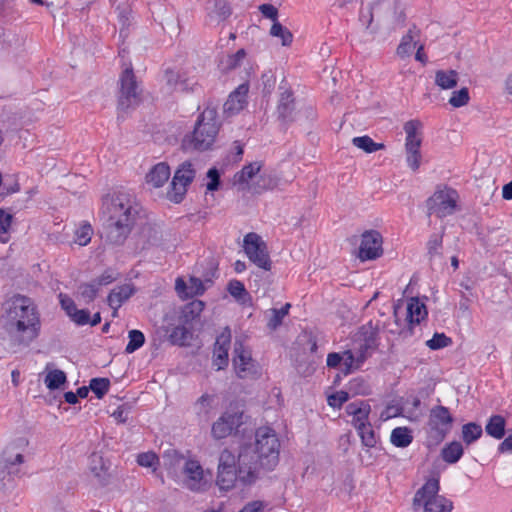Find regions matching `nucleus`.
Returning <instances> with one entry per match:
<instances>
[{
    "instance_id": "nucleus-1",
    "label": "nucleus",
    "mask_w": 512,
    "mask_h": 512,
    "mask_svg": "<svg viewBox=\"0 0 512 512\" xmlns=\"http://www.w3.org/2000/svg\"><path fill=\"white\" fill-rule=\"evenodd\" d=\"M280 441L274 429L268 426L259 427L255 432L253 445L240 448L238 454V472L240 482L253 484L261 470L271 471L279 462Z\"/></svg>"
},
{
    "instance_id": "nucleus-2",
    "label": "nucleus",
    "mask_w": 512,
    "mask_h": 512,
    "mask_svg": "<svg viewBox=\"0 0 512 512\" xmlns=\"http://www.w3.org/2000/svg\"><path fill=\"white\" fill-rule=\"evenodd\" d=\"M102 213L105 217L107 240L112 244L120 245L131 231L138 214V204L131 194L118 192L104 198Z\"/></svg>"
},
{
    "instance_id": "nucleus-3",
    "label": "nucleus",
    "mask_w": 512,
    "mask_h": 512,
    "mask_svg": "<svg viewBox=\"0 0 512 512\" xmlns=\"http://www.w3.org/2000/svg\"><path fill=\"white\" fill-rule=\"evenodd\" d=\"M3 319L8 331L22 343H29L38 336L39 316L28 297L17 295L8 300Z\"/></svg>"
},
{
    "instance_id": "nucleus-4",
    "label": "nucleus",
    "mask_w": 512,
    "mask_h": 512,
    "mask_svg": "<svg viewBox=\"0 0 512 512\" xmlns=\"http://www.w3.org/2000/svg\"><path fill=\"white\" fill-rule=\"evenodd\" d=\"M164 461L168 476L183 487L201 492L209 486L204 469L198 460L185 458L176 451H168L164 455Z\"/></svg>"
},
{
    "instance_id": "nucleus-5",
    "label": "nucleus",
    "mask_w": 512,
    "mask_h": 512,
    "mask_svg": "<svg viewBox=\"0 0 512 512\" xmlns=\"http://www.w3.org/2000/svg\"><path fill=\"white\" fill-rule=\"evenodd\" d=\"M376 345V332L372 326H363L351 348L343 352H332L327 355L326 363L330 368L341 365V371L348 375L359 370L369 357L368 350Z\"/></svg>"
},
{
    "instance_id": "nucleus-6",
    "label": "nucleus",
    "mask_w": 512,
    "mask_h": 512,
    "mask_svg": "<svg viewBox=\"0 0 512 512\" xmlns=\"http://www.w3.org/2000/svg\"><path fill=\"white\" fill-rule=\"evenodd\" d=\"M262 161H253L242 167L233 176V185L239 190L256 194L275 189L279 184L277 175L272 171L263 170Z\"/></svg>"
},
{
    "instance_id": "nucleus-7",
    "label": "nucleus",
    "mask_w": 512,
    "mask_h": 512,
    "mask_svg": "<svg viewBox=\"0 0 512 512\" xmlns=\"http://www.w3.org/2000/svg\"><path fill=\"white\" fill-rule=\"evenodd\" d=\"M220 129L218 113L215 107H206L198 116L190 145L198 151L212 148Z\"/></svg>"
},
{
    "instance_id": "nucleus-8",
    "label": "nucleus",
    "mask_w": 512,
    "mask_h": 512,
    "mask_svg": "<svg viewBox=\"0 0 512 512\" xmlns=\"http://www.w3.org/2000/svg\"><path fill=\"white\" fill-rule=\"evenodd\" d=\"M439 480L431 478L416 492L414 506H423L425 512H451L452 502L438 495Z\"/></svg>"
},
{
    "instance_id": "nucleus-9",
    "label": "nucleus",
    "mask_w": 512,
    "mask_h": 512,
    "mask_svg": "<svg viewBox=\"0 0 512 512\" xmlns=\"http://www.w3.org/2000/svg\"><path fill=\"white\" fill-rule=\"evenodd\" d=\"M403 129L406 134L404 144L406 164L413 172H416L422 161V123L419 120H410L404 124Z\"/></svg>"
},
{
    "instance_id": "nucleus-10",
    "label": "nucleus",
    "mask_w": 512,
    "mask_h": 512,
    "mask_svg": "<svg viewBox=\"0 0 512 512\" xmlns=\"http://www.w3.org/2000/svg\"><path fill=\"white\" fill-rule=\"evenodd\" d=\"M240 481L238 472V457L228 449L221 451L218 458L216 485L220 490L233 489L237 481Z\"/></svg>"
},
{
    "instance_id": "nucleus-11",
    "label": "nucleus",
    "mask_w": 512,
    "mask_h": 512,
    "mask_svg": "<svg viewBox=\"0 0 512 512\" xmlns=\"http://www.w3.org/2000/svg\"><path fill=\"white\" fill-rule=\"evenodd\" d=\"M232 362L239 378L253 379L261 375V366L252 358L251 352L241 341H235Z\"/></svg>"
},
{
    "instance_id": "nucleus-12",
    "label": "nucleus",
    "mask_w": 512,
    "mask_h": 512,
    "mask_svg": "<svg viewBox=\"0 0 512 512\" xmlns=\"http://www.w3.org/2000/svg\"><path fill=\"white\" fill-rule=\"evenodd\" d=\"M243 248L246 256L253 264L265 271L271 269L267 245L261 236L254 232L248 233L244 237Z\"/></svg>"
},
{
    "instance_id": "nucleus-13",
    "label": "nucleus",
    "mask_w": 512,
    "mask_h": 512,
    "mask_svg": "<svg viewBox=\"0 0 512 512\" xmlns=\"http://www.w3.org/2000/svg\"><path fill=\"white\" fill-rule=\"evenodd\" d=\"M119 83L120 95L118 105L119 109L125 111L136 106L140 101V90L130 64L123 70Z\"/></svg>"
},
{
    "instance_id": "nucleus-14",
    "label": "nucleus",
    "mask_w": 512,
    "mask_h": 512,
    "mask_svg": "<svg viewBox=\"0 0 512 512\" xmlns=\"http://www.w3.org/2000/svg\"><path fill=\"white\" fill-rule=\"evenodd\" d=\"M452 423L453 417L448 408L444 406L433 407L430 410L428 419L429 437L432 438L436 444L441 442L450 431Z\"/></svg>"
},
{
    "instance_id": "nucleus-15",
    "label": "nucleus",
    "mask_w": 512,
    "mask_h": 512,
    "mask_svg": "<svg viewBox=\"0 0 512 512\" xmlns=\"http://www.w3.org/2000/svg\"><path fill=\"white\" fill-rule=\"evenodd\" d=\"M457 201L458 194L453 189L436 191L427 201L428 212L439 218L449 216L455 212Z\"/></svg>"
},
{
    "instance_id": "nucleus-16",
    "label": "nucleus",
    "mask_w": 512,
    "mask_h": 512,
    "mask_svg": "<svg viewBox=\"0 0 512 512\" xmlns=\"http://www.w3.org/2000/svg\"><path fill=\"white\" fill-rule=\"evenodd\" d=\"M242 418L239 410L223 412L211 425V437L217 441L228 438L243 424Z\"/></svg>"
},
{
    "instance_id": "nucleus-17",
    "label": "nucleus",
    "mask_w": 512,
    "mask_h": 512,
    "mask_svg": "<svg viewBox=\"0 0 512 512\" xmlns=\"http://www.w3.org/2000/svg\"><path fill=\"white\" fill-rule=\"evenodd\" d=\"M383 254V237L377 230H367L361 235L358 258L361 261L375 260Z\"/></svg>"
},
{
    "instance_id": "nucleus-18",
    "label": "nucleus",
    "mask_w": 512,
    "mask_h": 512,
    "mask_svg": "<svg viewBox=\"0 0 512 512\" xmlns=\"http://www.w3.org/2000/svg\"><path fill=\"white\" fill-rule=\"evenodd\" d=\"M219 405V395L213 391H206L193 402L191 409L198 421L207 422L216 413Z\"/></svg>"
},
{
    "instance_id": "nucleus-19",
    "label": "nucleus",
    "mask_w": 512,
    "mask_h": 512,
    "mask_svg": "<svg viewBox=\"0 0 512 512\" xmlns=\"http://www.w3.org/2000/svg\"><path fill=\"white\" fill-rule=\"evenodd\" d=\"M231 342V332L225 328L217 337L213 350V364L218 370L228 364V350Z\"/></svg>"
},
{
    "instance_id": "nucleus-20",
    "label": "nucleus",
    "mask_w": 512,
    "mask_h": 512,
    "mask_svg": "<svg viewBox=\"0 0 512 512\" xmlns=\"http://www.w3.org/2000/svg\"><path fill=\"white\" fill-rule=\"evenodd\" d=\"M345 411L351 417V425L355 429L370 423L371 406L366 401L358 400L351 402L346 406Z\"/></svg>"
},
{
    "instance_id": "nucleus-21",
    "label": "nucleus",
    "mask_w": 512,
    "mask_h": 512,
    "mask_svg": "<svg viewBox=\"0 0 512 512\" xmlns=\"http://www.w3.org/2000/svg\"><path fill=\"white\" fill-rule=\"evenodd\" d=\"M249 86L246 83L239 85L228 97L224 104V112L228 115H234L244 109L247 104V94Z\"/></svg>"
},
{
    "instance_id": "nucleus-22",
    "label": "nucleus",
    "mask_w": 512,
    "mask_h": 512,
    "mask_svg": "<svg viewBox=\"0 0 512 512\" xmlns=\"http://www.w3.org/2000/svg\"><path fill=\"white\" fill-rule=\"evenodd\" d=\"M167 83L175 90L179 91H193L197 85L195 75H188L187 72H173L169 71L166 75Z\"/></svg>"
},
{
    "instance_id": "nucleus-23",
    "label": "nucleus",
    "mask_w": 512,
    "mask_h": 512,
    "mask_svg": "<svg viewBox=\"0 0 512 512\" xmlns=\"http://www.w3.org/2000/svg\"><path fill=\"white\" fill-rule=\"evenodd\" d=\"M406 311V319L410 325L420 324L428 315L426 305L417 297L408 299Z\"/></svg>"
},
{
    "instance_id": "nucleus-24",
    "label": "nucleus",
    "mask_w": 512,
    "mask_h": 512,
    "mask_svg": "<svg viewBox=\"0 0 512 512\" xmlns=\"http://www.w3.org/2000/svg\"><path fill=\"white\" fill-rule=\"evenodd\" d=\"M170 168L166 163H158L146 175V183L153 188L162 187L170 177Z\"/></svg>"
},
{
    "instance_id": "nucleus-25",
    "label": "nucleus",
    "mask_w": 512,
    "mask_h": 512,
    "mask_svg": "<svg viewBox=\"0 0 512 512\" xmlns=\"http://www.w3.org/2000/svg\"><path fill=\"white\" fill-rule=\"evenodd\" d=\"M133 294V289L130 285H123L116 287L111 291L108 296V304L113 309V316L117 315L118 308L129 299Z\"/></svg>"
},
{
    "instance_id": "nucleus-26",
    "label": "nucleus",
    "mask_w": 512,
    "mask_h": 512,
    "mask_svg": "<svg viewBox=\"0 0 512 512\" xmlns=\"http://www.w3.org/2000/svg\"><path fill=\"white\" fill-rule=\"evenodd\" d=\"M505 427H506V420L501 415H492L485 426L486 433L491 436L492 438H495L497 440H500L505 435Z\"/></svg>"
},
{
    "instance_id": "nucleus-27",
    "label": "nucleus",
    "mask_w": 512,
    "mask_h": 512,
    "mask_svg": "<svg viewBox=\"0 0 512 512\" xmlns=\"http://www.w3.org/2000/svg\"><path fill=\"white\" fill-rule=\"evenodd\" d=\"M89 471L100 482H104L108 476V467L101 455L92 454L89 458Z\"/></svg>"
},
{
    "instance_id": "nucleus-28",
    "label": "nucleus",
    "mask_w": 512,
    "mask_h": 512,
    "mask_svg": "<svg viewBox=\"0 0 512 512\" xmlns=\"http://www.w3.org/2000/svg\"><path fill=\"white\" fill-rule=\"evenodd\" d=\"M390 441L395 447H408L413 441L412 430L408 427H396L391 432Z\"/></svg>"
},
{
    "instance_id": "nucleus-29",
    "label": "nucleus",
    "mask_w": 512,
    "mask_h": 512,
    "mask_svg": "<svg viewBox=\"0 0 512 512\" xmlns=\"http://www.w3.org/2000/svg\"><path fill=\"white\" fill-rule=\"evenodd\" d=\"M458 79V73L455 70H438L435 73V84L444 90L454 88Z\"/></svg>"
},
{
    "instance_id": "nucleus-30",
    "label": "nucleus",
    "mask_w": 512,
    "mask_h": 512,
    "mask_svg": "<svg viewBox=\"0 0 512 512\" xmlns=\"http://www.w3.org/2000/svg\"><path fill=\"white\" fill-rule=\"evenodd\" d=\"M355 430H356V432L361 440V443L364 447L374 448L377 445V443L379 441V436L375 432L371 422L364 426H361Z\"/></svg>"
},
{
    "instance_id": "nucleus-31",
    "label": "nucleus",
    "mask_w": 512,
    "mask_h": 512,
    "mask_svg": "<svg viewBox=\"0 0 512 512\" xmlns=\"http://www.w3.org/2000/svg\"><path fill=\"white\" fill-rule=\"evenodd\" d=\"M227 290L237 302L241 304H248L251 302V297L241 281L236 279L229 281Z\"/></svg>"
},
{
    "instance_id": "nucleus-32",
    "label": "nucleus",
    "mask_w": 512,
    "mask_h": 512,
    "mask_svg": "<svg viewBox=\"0 0 512 512\" xmlns=\"http://www.w3.org/2000/svg\"><path fill=\"white\" fill-rule=\"evenodd\" d=\"M464 453L463 446L458 441L447 444L441 451L442 459L449 464H454L460 460Z\"/></svg>"
},
{
    "instance_id": "nucleus-33",
    "label": "nucleus",
    "mask_w": 512,
    "mask_h": 512,
    "mask_svg": "<svg viewBox=\"0 0 512 512\" xmlns=\"http://www.w3.org/2000/svg\"><path fill=\"white\" fill-rule=\"evenodd\" d=\"M196 171L191 162H183L174 174V179L189 186L195 178Z\"/></svg>"
},
{
    "instance_id": "nucleus-34",
    "label": "nucleus",
    "mask_w": 512,
    "mask_h": 512,
    "mask_svg": "<svg viewBox=\"0 0 512 512\" xmlns=\"http://www.w3.org/2000/svg\"><path fill=\"white\" fill-rule=\"evenodd\" d=\"M66 382V374L59 369L48 370L44 383L49 390H55L61 387Z\"/></svg>"
},
{
    "instance_id": "nucleus-35",
    "label": "nucleus",
    "mask_w": 512,
    "mask_h": 512,
    "mask_svg": "<svg viewBox=\"0 0 512 512\" xmlns=\"http://www.w3.org/2000/svg\"><path fill=\"white\" fill-rule=\"evenodd\" d=\"M416 47V41L411 30L404 35L400 44L397 47L396 54L398 57L404 59L409 57Z\"/></svg>"
},
{
    "instance_id": "nucleus-36",
    "label": "nucleus",
    "mask_w": 512,
    "mask_h": 512,
    "mask_svg": "<svg viewBox=\"0 0 512 512\" xmlns=\"http://www.w3.org/2000/svg\"><path fill=\"white\" fill-rule=\"evenodd\" d=\"M352 143L355 147L365 151L366 153H373L378 150L384 149L383 143H376L369 136H359L352 139Z\"/></svg>"
},
{
    "instance_id": "nucleus-37",
    "label": "nucleus",
    "mask_w": 512,
    "mask_h": 512,
    "mask_svg": "<svg viewBox=\"0 0 512 512\" xmlns=\"http://www.w3.org/2000/svg\"><path fill=\"white\" fill-rule=\"evenodd\" d=\"M482 433V427L477 423L470 422L462 426V439L467 445L477 441Z\"/></svg>"
},
{
    "instance_id": "nucleus-38",
    "label": "nucleus",
    "mask_w": 512,
    "mask_h": 512,
    "mask_svg": "<svg viewBox=\"0 0 512 512\" xmlns=\"http://www.w3.org/2000/svg\"><path fill=\"white\" fill-rule=\"evenodd\" d=\"M246 52L244 49L238 50L235 54L226 55L220 61V68L223 71H230L237 68L244 60Z\"/></svg>"
},
{
    "instance_id": "nucleus-39",
    "label": "nucleus",
    "mask_w": 512,
    "mask_h": 512,
    "mask_svg": "<svg viewBox=\"0 0 512 512\" xmlns=\"http://www.w3.org/2000/svg\"><path fill=\"white\" fill-rule=\"evenodd\" d=\"M270 35L279 38L283 46H290L293 41V35L279 21H275L270 28Z\"/></svg>"
},
{
    "instance_id": "nucleus-40",
    "label": "nucleus",
    "mask_w": 512,
    "mask_h": 512,
    "mask_svg": "<svg viewBox=\"0 0 512 512\" xmlns=\"http://www.w3.org/2000/svg\"><path fill=\"white\" fill-rule=\"evenodd\" d=\"M442 234H433L427 242V253L430 260H437L442 257Z\"/></svg>"
},
{
    "instance_id": "nucleus-41",
    "label": "nucleus",
    "mask_w": 512,
    "mask_h": 512,
    "mask_svg": "<svg viewBox=\"0 0 512 512\" xmlns=\"http://www.w3.org/2000/svg\"><path fill=\"white\" fill-rule=\"evenodd\" d=\"M293 110V98L290 91H284L278 104V113L284 119H290Z\"/></svg>"
},
{
    "instance_id": "nucleus-42",
    "label": "nucleus",
    "mask_w": 512,
    "mask_h": 512,
    "mask_svg": "<svg viewBox=\"0 0 512 512\" xmlns=\"http://www.w3.org/2000/svg\"><path fill=\"white\" fill-rule=\"evenodd\" d=\"M93 235V229L87 222L82 223L75 231L74 243L79 246H86L90 243Z\"/></svg>"
},
{
    "instance_id": "nucleus-43",
    "label": "nucleus",
    "mask_w": 512,
    "mask_h": 512,
    "mask_svg": "<svg viewBox=\"0 0 512 512\" xmlns=\"http://www.w3.org/2000/svg\"><path fill=\"white\" fill-rule=\"evenodd\" d=\"M187 187L185 184L177 181L176 179H172L170 190L167 193V197L170 201L174 203H180L187 192Z\"/></svg>"
},
{
    "instance_id": "nucleus-44",
    "label": "nucleus",
    "mask_w": 512,
    "mask_h": 512,
    "mask_svg": "<svg viewBox=\"0 0 512 512\" xmlns=\"http://www.w3.org/2000/svg\"><path fill=\"white\" fill-rule=\"evenodd\" d=\"M136 462L144 468H151L155 472L159 466V457L153 451L138 454Z\"/></svg>"
},
{
    "instance_id": "nucleus-45",
    "label": "nucleus",
    "mask_w": 512,
    "mask_h": 512,
    "mask_svg": "<svg viewBox=\"0 0 512 512\" xmlns=\"http://www.w3.org/2000/svg\"><path fill=\"white\" fill-rule=\"evenodd\" d=\"M129 342L125 348L126 353L131 354L143 346L144 334L139 330H131L128 333Z\"/></svg>"
},
{
    "instance_id": "nucleus-46",
    "label": "nucleus",
    "mask_w": 512,
    "mask_h": 512,
    "mask_svg": "<svg viewBox=\"0 0 512 512\" xmlns=\"http://www.w3.org/2000/svg\"><path fill=\"white\" fill-rule=\"evenodd\" d=\"M290 307L291 305L289 303H286L280 309H271V316L267 324L268 327L272 330L276 329L282 323L283 318L289 313Z\"/></svg>"
},
{
    "instance_id": "nucleus-47",
    "label": "nucleus",
    "mask_w": 512,
    "mask_h": 512,
    "mask_svg": "<svg viewBox=\"0 0 512 512\" xmlns=\"http://www.w3.org/2000/svg\"><path fill=\"white\" fill-rule=\"evenodd\" d=\"M12 215L0 208V242L9 241V230L11 227Z\"/></svg>"
},
{
    "instance_id": "nucleus-48",
    "label": "nucleus",
    "mask_w": 512,
    "mask_h": 512,
    "mask_svg": "<svg viewBox=\"0 0 512 512\" xmlns=\"http://www.w3.org/2000/svg\"><path fill=\"white\" fill-rule=\"evenodd\" d=\"M470 100L469 91L466 87L454 91L449 99V104L454 108H459L468 104Z\"/></svg>"
},
{
    "instance_id": "nucleus-49",
    "label": "nucleus",
    "mask_w": 512,
    "mask_h": 512,
    "mask_svg": "<svg viewBox=\"0 0 512 512\" xmlns=\"http://www.w3.org/2000/svg\"><path fill=\"white\" fill-rule=\"evenodd\" d=\"M452 340L444 333H435L433 337L426 341V346L431 350H438L449 346Z\"/></svg>"
},
{
    "instance_id": "nucleus-50",
    "label": "nucleus",
    "mask_w": 512,
    "mask_h": 512,
    "mask_svg": "<svg viewBox=\"0 0 512 512\" xmlns=\"http://www.w3.org/2000/svg\"><path fill=\"white\" fill-rule=\"evenodd\" d=\"M110 382L107 378H94L90 381V389L98 398H102L109 390Z\"/></svg>"
},
{
    "instance_id": "nucleus-51",
    "label": "nucleus",
    "mask_w": 512,
    "mask_h": 512,
    "mask_svg": "<svg viewBox=\"0 0 512 512\" xmlns=\"http://www.w3.org/2000/svg\"><path fill=\"white\" fill-rule=\"evenodd\" d=\"M204 309V302L194 300L188 303L184 308V317L188 320H193L198 317Z\"/></svg>"
},
{
    "instance_id": "nucleus-52",
    "label": "nucleus",
    "mask_w": 512,
    "mask_h": 512,
    "mask_svg": "<svg viewBox=\"0 0 512 512\" xmlns=\"http://www.w3.org/2000/svg\"><path fill=\"white\" fill-rule=\"evenodd\" d=\"M206 189L209 192H214L219 189L220 186V172L216 168H211L206 174Z\"/></svg>"
},
{
    "instance_id": "nucleus-53",
    "label": "nucleus",
    "mask_w": 512,
    "mask_h": 512,
    "mask_svg": "<svg viewBox=\"0 0 512 512\" xmlns=\"http://www.w3.org/2000/svg\"><path fill=\"white\" fill-rule=\"evenodd\" d=\"M349 399V394L346 391H337L327 397V403L332 408H340Z\"/></svg>"
},
{
    "instance_id": "nucleus-54",
    "label": "nucleus",
    "mask_w": 512,
    "mask_h": 512,
    "mask_svg": "<svg viewBox=\"0 0 512 512\" xmlns=\"http://www.w3.org/2000/svg\"><path fill=\"white\" fill-rule=\"evenodd\" d=\"M189 334V331L184 326H177L172 330L170 339L174 344L184 345L188 340Z\"/></svg>"
},
{
    "instance_id": "nucleus-55",
    "label": "nucleus",
    "mask_w": 512,
    "mask_h": 512,
    "mask_svg": "<svg viewBox=\"0 0 512 512\" xmlns=\"http://www.w3.org/2000/svg\"><path fill=\"white\" fill-rule=\"evenodd\" d=\"M188 287H189L188 296L190 298L197 296V295H202L204 293V291L206 290L202 280L199 278H196V277L189 278Z\"/></svg>"
},
{
    "instance_id": "nucleus-56",
    "label": "nucleus",
    "mask_w": 512,
    "mask_h": 512,
    "mask_svg": "<svg viewBox=\"0 0 512 512\" xmlns=\"http://www.w3.org/2000/svg\"><path fill=\"white\" fill-rule=\"evenodd\" d=\"M239 512H268V503L262 500L250 501Z\"/></svg>"
},
{
    "instance_id": "nucleus-57",
    "label": "nucleus",
    "mask_w": 512,
    "mask_h": 512,
    "mask_svg": "<svg viewBox=\"0 0 512 512\" xmlns=\"http://www.w3.org/2000/svg\"><path fill=\"white\" fill-rule=\"evenodd\" d=\"M12 482L11 472L8 470V463H0V490L6 488Z\"/></svg>"
},
{
    "instance_id": "nucleus-58",
    "label": "nucleus",
    "mask_w": 512,
    "mask_h": 512,
    "mask_svg": "<svg viewBox=\"0 0 512 512\" xmlns=\"http://www.w3.org/2000/svg\"><path fill=\"white\" fill-rule=\"evenodd\" d=\"M259 11L265 18H268L275 23L278 21V9L272 4H262L259 6Z\"/></svg>"
},
{
    "instance_id": "nucleus-59",
    "label": "nucleus",
    "mask_w": 512,
    "mask_h": 512,
    "mask_svg": "<svg viewBox=\"0 0 512 512\" xmlns=\"http://www.w3.org/2000/svg\"><path fill=\"white\" fill-rule=\"evenodd\" d=\"M98 287L97 282L81 286V296L87 301L93 300L97 295Z\"/></svg>"
},
{
    "instance_id": "nucleus-60",
    "label": "nucleus",
    "mask_w": 512,
    "mask_h": 512,
    "mask_svg": "<svg viewBox=\"0 0 512 512\" xmlns=\"http://www.w3.org/2000/svg\"><path fill=\"white\" fill-rule=\"evenodd\" d=\"M71 319L73 322H75L77 325H86L89 323V312L88 310L76 309L75 312H72Z\"/></svg>"
},
{
    "instance_id": "nucleus-61",
    "label": "nucleus",
    "mask_w": 512,
    "mask_h": 512,
    "mask_svg": "<svg viewBox=\"0 0 512 512\" xmlns=\"http://www.w3.org/2000/svg\"><path fill=\"white\" fill-rule=\"evenodd\" d=\"M175 290L180 298H182V299L190 298L188 296V291H189L188 283H186L183 278L179 277L176 279Z\"/></svg>"
},
{
    "instance_id": "nucleus-62",
    "label": "nucleus",
    "mask_w": 512,
    "mask_h": 512,
    "mask_svg": "<svg viewBox=\"0 0 512 512\" xmlns=\"http://www.w3.org/2000/svg\"><path fill=\"white\" fill-rule=\"evenodd\" d=\"M112 416L116 421L120 423L126 422L128 418V408L124 405L117 407V409L112 413Z\"/></svg>"
},
{
    "instance_id": "nucleus-63",
    "label": "nucleus",
    "mask_w": 512,
    "mask_h": 512,
    "mask_svg": "<svg viewBox=\"0 0 512 512\" xmlns=\"http://www.w3.org/2000/svg\"><path fill=\"white\" fill-rule=\"evenodd\" d=\"M61 305L69 317H71V314H73L72 312H75L77 309L74 302L67 297L61 296Z\"/></svg>"
},
{
    "instance_id": "nucleus-64",
    "label": "nucleus",
    "mask_w": 512,
    "mask_h": 512,
    "mask_svg": "<svg viewBox=\"0 0 512 512\" xmlns=\"http://www.w3.org/2000/svg\"><path fill=\"white\" fill-rule=\"evenodd\" d=\"M500 453L512 452V435L505 438L498 446Z\"/></svg>"
}]
</instances>
